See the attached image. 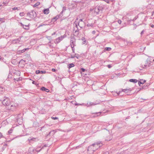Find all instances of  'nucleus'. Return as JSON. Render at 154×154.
I'll return each instance as SVG.
<instances>
[{"mask_svg": "<svg viewBox=\"0 0 154 154\" xmlns=\"http://www.w3.org/2000/svg\"><path fill=\"white\" fill-rule=\"evenodd\" d=\"M103 10V8L102 6H99L96 7L94 9V12L95 15H97L98 14L99 12L100 11H102ZM94 10V9L92 10V11Z\"/></svg>", "mask_w": 154, "mask_h": 154, "instance_id": "nucleus-5", "label": "nucleus"}, {"mask_svg": "<svg viewBox=\"0 0 154 154\" xmlns=\"http://www.w3.org/2000/svg\"><path fill=\"white\" fill-rule=\"evenodd\" d=\"M4 91V88L0 86V94L2 93Z\"/></svg>", "mask_w": 154, "mask_h": 154, "instance_id": "nucleus-24", "label": "nucleus"}, {"mask_svg": "<svg viewBox=\"0 0 154 154\" xmlns=\"http://www.w3.org/2000/svg\"><path fill=\"white\" fill-rule=\"evenodd\" d=\"M141 89V88H140V90H139V89H136V91L138 92Z\"/></svg>", "mask_w": 154, "mask_h": 154, "instance_id": "nucleus-52", "label": "nucleus"}, {"mask_svg": "<svg viewBox=\"0 0 154 154\" xmlns=\"http://www.w3.org/2000/svg\"><path fill=\"white\" fill-rule=\"evenodd\" d=\"M48 24H47L46 23V22L45 21V22H43V23L41 24L40 25H39L38 27H40L42 26H45V25H48Z\"/></svg>", "mask_w": 154, "mask_h": 154, "instance_id": "nucleus-23", "label": "nucleus"}, {"mask_svg": "<svg viewBox=\"0 0 154 154\" xmlns=\"http://www.w3.org/2000/svg\"><path fill=\"white\" fill-rule=\"evenodd\" d=\"M106 50L109 51L111 50V48L110 47H107L106 48Z\"/></svg>", "mask_w": 154, "mask_h": 154, "instance_id": "nucleus-40", "label": "nucleus"}, {"mask_svg": "<svg viewBox=\"0 0 154 154\" xmlns=\"http://www.w3.org/2000/svg\"><path fill=\"white\" fill-rule=\"evenodd\" d=\"M17 103L11 102L7 109L9 110L13 111L17 109Z\"/></svg>", "mask_w": 154, "mask_h": 154, "instance_id": "nucleus-3", "label": "nucleus"}, {"mask_svg": "<svg viewBox=\"0 0 154 154\" xmlns=\"http://www.w3.org/2000/svg\"><path fill=\"white\" fill-rule=\"evenodd\" d=\"M25 13L24 12H21L20 13V16L23 17L24 16Z\"/></svg>", "mask_w": 154, "mask_h": 154, "instance_id": "nucleus-31", "label": "nucleus"}, {"mask_svg": "<svg viewBox=\"0 0 154 154\" xmlns=\"http://www.w3.org/2000/svg\"><path fill=\"white\" fill-rule=\"evenodd\" d=\"M41 90L42 91H44L47 92H48L49 91V90L45 88L44 87H42L41 88Z\"/></svg>", "mask_w": 154, "mask_h": 154, "instance_id": "nucleus-14", "label": "nucleus"}, {"mask_svg": "<svg viewBox=\"0 0 154 154\" xmlns=\"http://www.w3.org/2000/svg\"><path fill=\"white\" fill-rule=\"evenodd\" d=\"M99 143H94L92 145L88 146V151H94L95 150L97 149L100 147Z\"/></svg>", "mask_w": 154, "mask_h": 154, "instance_id": "nucleus-2", "label": "nucleus"}, {"mask_svg": "<svg viewBox=\"0 0 154 154\" xmlns=\"http://www.w3.org/2000/svg\"><path fill=\"white\" fill-rule=\"evenodd\" d=\"M81 70L82 71V72H84L85 71V69L83 68H81Z\"/></svg>", "mask_w": 154, "mask_h": 154, "instance_id": "nucleus-44", "label": "nucleus"}, {"mask_svg": "<svg viewBox=\"0 0 154 154\" xmlns=\"http://www.w3.org/2000/svg\"><path fill=\"white\" fill-rule=\"evenodd\" d=\"M71 46L75 47L76 46V39L74 37L71 38L70 41Z\"/></svg>", "mask_w": 154, "mask_h": 154, "instance_id": "nucleus-7", "label": "nucleus"}, {"mask_svg": "<svg viewBox=\"0 0 154 154\" xmlns=\"http://www.w3.org/2000/svg\"><path fill=\"white\" fill-rule=\"evenodd\" d=\"M2 134L0 132V138L2 137Z\"/></svg>", "mask_w": 154, "mask_h": 154, "instance_id": "nucleus-56", "label": "nucleus"}, {"mask_svg": "<svg viewBox=\"0 0 154 154\" xmlns=\"http://www.w3.org/2000/svg\"><path fill=\"white\" fill-rule=\"evenodd\" d=\"M75 26L77 28V29L74 32V35L76 36H78L79 35V30L78 28V25L77 24H75Z\"/></svg>", "mask_w": 154, "mask_h": 154, "instance_id": "nucleus-10", "label": "nucleus"}, {"mask_svg": "<svg viewBox=\"0 0 154 154\" xmlns=\"http://www.w3.org/2000/svg\"><path fill=\"white\" fill-rule=\"evenodd\" d=\"M145 82H146V80H140V81H139L138 82V84L139 85V86H140V84H144Z\"/></svg>", "mask_w": 154, "mask_h": 154, "instance_id": "nucleus-19", "label": "nucleus"}, {"mask_svg": "<svg viewBox=\"0 0 154 154\" xmlns=\"http://www.w3.org/2000/svg\"><path fill=\"white\" fill-rule=\"evenodd\" d=\"M129 81L131 82L135 83L137 82V80L136 79H130Z\"/></svg>", "mask_w": 154, "mask_h": 154, "instance_id": "nucleus-20", "label": "nucleus"}, {"mask_svg": "<svg viewBox=\"0 0 154 154\" xmlns=\"http://www.w3.org/2000/svg\"><path fill=\"white\" fill-rule=\"evenodd\" d=\"M36 4V5H38L39 4H40V3H39V2H37V3Z\"/></svg>", "mask_w": 154, "mask_h": 154, "instance_id": "nucleus-57", "label": "nucleus"}, {"mask_svg": "<svg viewBox=\"0 0 154 154\" xmlns=\"http://www.w3.org/2000/svg\"><path fill=\"white\" fill-rule=\"evenodd\" d=\"M79 23L78 24V25L81 28H82V26H81L80 25V24L79 23H80V22H82L83 23H84V22L83 21V19H80L79 20Z\"/></svg>", "mask_w": 154, "mask_h": 154, "instance_id": "nucleus-27", "label": "nucleus"}, {"mask_svg": "<svg viewBox=\"0 0 154 154\" xmlns=\"http://www.w3.org/2000/svg\"><path fill=\"white\" fill-rule=\"evenodd\" d=\"M46 73V71L45 70L44 71H40V73L41 74H45Z\"/></svg>", "mask_w": 154, "mask_h": 154, "instance_id": "nucleus-38", "label": "nucleus"}, {"mask_svg": "<svg viewBox=\"0 0 154 154\" xmlns=\"http://www.w3.org/2000/svg\"><path fill=\"white\" fill-rule=\"evenodd\" d=\"M14 80H15L17 82H18L20 80V78L14 79Z\"/></svg>", "mask_w": 154, "mask_h": 154, "instance_id": "nucleus-42", "label": "nucleus"}, {"mask_svg": "<svg viewBox=\"0 0 154 154\" xmlns=\"http://www.w3.org/2000/svg\"><path fill=\"white\" fill-rule=\"evenodd\" d=\"M55 132H54V130L52 131L49 132V133L47 135H48V136L49 135H50L51 134L52 135H53L54 134Z\"/></svg>", "mask_w": 154, "mask_h": 154, "instance_id": "nucleus-28", "label": "nucleus"}, {"mask_svg": "<svg viewBox=\"0 0 154 154\" xmlns=\"http://www.w3.org/2000/svg\"><path fill=\"white\" fill-rule=\"evenodd\" d=\"M52 71L53 72H55L57 71V70L54 69H52Z\"/></svg>", "mask_w": 154, "mask_h": 154, "instance_id": "nucleus-48", "label": "nucleus"}, {"mask_svg": "<svg viewBox=\"0 0 154 154\" xmlns=\"http://www.w3.org/2000/svg\"><path fill=\"white\" fill-rule=\"evenodd\" d=\"M21 38H19L17 39H16L12 40L11 42L13 44H17L19 43L20 42Z\"/></svg>", "mask_w": 154, "mask_h": 154, "instance_id": "nucleus-9", "label": "nucleus"}, {"mask_svg": "<svg viewBox=\"0 0 154 154\" xmlns=\"http://www.w3.org/2000/svg\"><path fill=\"white\" fill-rule=\"evenodd\" d=\"M121 22H122V21H121V20H118V23L119 24H121Z\"/></svg>", "mask_w": 154, "mask_h": 154, "instance_id": "nucleus-51", "label": "nucleus"}, {"mask_svg": "<svg viewBox=\"0 0 154 154\" xmlns=\"http://www.w3.org/2000/svg\"><path fill=\"white\" fill-rule=\"evenodd\" d=\"M43 148V147H42L41 149L39 150H38L37 149H36V151H37L38 152H39L41 150V149Z\"/></svg>", "mask_w": 154, "mask_h": 154, "instance_id": "nucleus-45", "label": "nucleus"}, {"mask_svg": "<svg viewBox=\"0 0 154 154\" xmlns=\"http://www.w3.org/2000/svg\"><path fill=\"white\" fill-rule=\"evenodd\" d=\"M13 131V129L12 128L10 129L8 131V134H10L11 133H12V131Z\"/></svg>", "mask_w": 154, "mask_h": 154, "instance_id": "nucleus-30", "label": "nucleus"}, {"mask_svg": "<svg viewBox=\"0 0 154 154\" xmlns=\"http://www.w3.org/2000/svg\"><path fill=\"white\" fill-rule=\"evenodd\" d=\"M151 26L152 28H154V25L152 24V25H151Z\"/></svg>", "mask_w": 154, "mask_h": 154, "instance_id": "nucleus-55", "label": "nucleus"}, {"mask_svg": "<svg viewBox=\"0 0 154 154\" xmlns=\"http://www.w3.org/2000/svg\"><path fill=\"white\" fill-rule=\"evenodd\" d=\"M137 19V18H136V17H135L133 20H129L128 21V22H131V21H134L135 20Z\"/></svg>", "mask_w": 154, "mask_h": 154, "instance_id": "nucleus-36", "label": "nucleus"}, {"mask_svg": "<svg viewBox=\"0 0 154 154\" xmlns=\"http://www.w3.org/2000/svg\"><path fill=\"white\" fill-rule=\"evenodd\" d=\"M4 22L3 18H0V24Z\"/></svg>", "mask_w": 154, "mask_h": 154, "instance_id": "nucleus-35", "label": "nucleus"}, {"mask_svg": "<svg viewBox=\"0 0 154 154\" xmlns=\"http://www.w3.org/2000/svg\"><path fill=\"white\" fill-rule=\"evenodd\" d=\"M82 146V145L81 144V145H79L78 146H76L75 147V149H78V148H79V147H81V146Z\"/></svg>", "mask_w": 154, "mask_h": 154, "instance_id": "nucleus-43", "label": "nucleus"}, {"mask_svg": "<svg viewBox=\"0 0 154 154\" xmlns=\"http://www.w3.org/2000/svg\"><path fill=\"white\" fill-rule=\"evenodd\" d=\"M107 67L109 68H110L112 67V66L110 65H108Z\"/></svg>", "mask_w": 154, "mask_h": 154, "instance_id": "nucleus-49", "label": "nucleus"}, {"mask_svg": "<svg viewBox=\"0 0 154 154\" xmlns=\"http://www.w3.org/2000/svg\"><path fill=\"white\" fill-rule=\"evenodd\" d=\"M66 10V7H63V9L62 11H64Z\"/></svg>", "mask_w": 154, "mask_h": 154, "instance_id": "nucleus-46", "label": "nucleus"}, {"mask_svg": "<svg viewBox=\"0 0 154 154\" xmlns=\"http://www.w3.org/2000/svg\"><path fill=\"white\" fill-rule=\"evenodd\" d=\"M32 83L33 84H35L36 85V84H35V81H33L32 82Z\"/></svg>", "mask_w": 154, "mask_h": 154, "instance_id": "nucleus-59", "label": "nucleus"}, {"mask_svg": "<svg viewBox=\"0 0 154 154\" xmlns=\"http://www.w3.org/2000/svg\"><path fill=\"white\" fill-rule=\"evenodd\" d=\"M1 101L2 104L5 106L7 108L11 102L9 98L6 97H5Z\"/></svg>", "mask_w": 154, "mask_h": 154, "instance_id": "nucleus-1", "label": "nucleus"}, {"mask_svg": "<svg viewBox=\"0 0 154 154\" xmlns=\"http://www.w3.org/2000/svg\"><path fill=\"white\" fill-rule=\"evenodd\" d=\"M68 68L69 69V68H70L74 66V65L73 63H72L71 64H69L68 65Z\"/></svg>", "mask_w": 154, "mask_h": 154, "instance_id": "nucleus-25", "label": "nucleus"}, {"mask_svg": "<svg viewBox=\"0 0 154 154\" xmlns=\"http://www.w3.org/2000/svg\"><path fill=\"white\" fill-rule=\"evenodd\" d=\"M132 90V89L131 88L129 89H125L122 90V91L121 92L123 91L124 92H125L126 93H127L128 92V91H131Z\"/></svg>", "mask_w": 154, "mask_h": 154, "instance_id": "nucleus-17", "label": "nucleus"}, {"mask_svg": "<svg viewBox=\"0 0 154 154\" xmlns=\"http://www.w3.org/2000/svg\"><path fill=\"white\" fill-rule=\"evenodd\" d=\"M55 33H56L55 32H54L53 33H52V35H55Z\"/></svg>", "mask_w": 154, "mask_h": 154, "instance_id": "nucleus-60", "label": "nucleus"}, {"mask_svg": "<svg viewBox=\"0 0 154 154\" xmlns=\"http://www.w3.org/2000/svg\"><path fill=\"white\" fill-rule=\"evenodd\" d=\"M43 12L45 14H48L49 12V8L44 9L43 10Z\"/></svg>", "mask_w": 154, "mask_h": 154, "instance_id": "nucleus-15", "label": "nucleus"}, {"mask_svg": "<svg viewBox=\"0 0 154 154\" xmlns=\"http://www.w3.org/2000/svg\"><path fill=\"white\" fill-rule=\"evenodd\" d=\"M20 26H22L24 29H28L29 28V25H24L22 23H20Z\"/></svg>", "mask_w": 154, "mask_h": 154, "instance_id": "nucleus-11", "label": "nucleus"}, {"mask_svg": "<svg viewBox=\"0 0 154 154\" xmlns=\"http://www.w3.org/2000/svg\"><path fill=\"white\" fill-rule=\"evenodd\" d=\"M46 146H47V145L45 144L44 145V146L42 147L43 148L44 147H46Z\"/></svg>", "mask_w": 154, "mask_h": 154, "instance_id": "nucleus-61", "label": "nucleus"}, {"mask_svg": "<svg viewBox=\"0 0 154 154\" xmlns=\"http://www.w3.org/2000/svg\"><path fill=\"white\" fill-rule=\"evenodd\" d=\"M75 105H78V104H77V103H76H76H75Z\"/></svg>", "mask_w": 154, "mask_h": 154, "instance_id": "nucleus-64", "label": "nucleus"}, {"mask_svg": "<svg viewBox=\"0 0 154 154\" xmlns=\"http://www.w3.org/2000/svg\"><path fill=\"white\" fill-rule=\"evenodd\" d=\"M63 11H62L60 13V14L59 15H58V16H59V17H62V16H63L62 14H63Z\"/></svg>", "mask_w": 154, "mask_h": 154, "instance_id": "nucleus-34", "label": "nucleus"}, {"mask_svg": "<svg viewBox=\"0 0 154 154\" xmlns=\"http://www.w3.org/2000/svg\"><path fill=\"white\" fill-rule=\"evenodd\" d=\"M152 62L148 59L146 60L145 64L142 65V67L144 68L149 69V68L151 65Z\"/></svg>", "mask_w": 154, "mask_h": 154, "instance_id": "nucleus-6", "label": "nucleus"}, {"mask_svg": "<svg viewBox=\"0 0 154 154\" xmlns=\"http://www.w3.org/2000/svg\"><path fill=\"white\" fill-rule=\"evenodd\" d=\"M103 154H109V152H106L105 153H103Z\"/></svg>", "mask_w": 154, "mask_h": 154, "instance_id": "nucleus-58", "label": "nucleus"}, {"mask_svg": "<svg viewBox=\"0 0 154 154\" xmlns=\"http://www.w3.org/2000/svg\"><path fill=\"white\" fill-rule=\"evenodd\" d=\"M29 49V48H25L23 49L22 50H19L18 51L19 53H23L24 52L28 50Z\"/></svg>", "mask_w": 154, "mask_h": 154, "instance_id": "nucleus-16", "label": "nucleus"}, {"mask_svg": "<svg viewBox=\"0 0 154 154\" xmlns=\"http://www.w3.org/2000/svg\"><path fill=\"white\" fill-rule=\"evenodd\" d=\"M74 47L72 46H71V48H72V52H73V53H75V48H74Z\"/></svg>", "mask_w": 154, "mask_h": 154, "instance_id": "nucleus-37", "label": "nucleus"}, {"mask_svg": "<svg viewBox=\"0 0 154 154\" xmlns=\"http://www.w3.org/2000/svg\"><path fill=\"white\" fill-rule=\"evenodd\" d=\"M95 32H96V31L95 30H94V31H92V33L93 34H95Z\"/></svg>", "mask_w": 154, "mask_h": 154, "instance_id": "nucleus-53", "label": "nucleus"}, {"mask_svg": "<svg viewBox=\"0 0 154 154\" xmlns=\"http://www.w3.org/2000/svg\"><path fill=\"white\" fill-rule=\"evenodd\" d=\"M144 30H143L142 32H141V33H140V34L141 35H142L143 34V33H144Z\"/></svg>", "mask_w": 154, "mask_h": 154, "instance_id": "nucleus-50", "label": "nucleus"}, {"mask_svg": "<svg viewBox=\"0 0 154 154\" xmlns=\"http://www.w3.org/2000/svg\"><path fill=\"white\" fill-rule=\"evenodd\" d=\"M27 16L31 19H34L36 16V13L34 10H32L27 13Z\"/></svg>", "mask_w": 154, "mask_h": 154, "instance_id": "nucleus-4", "label": "nucleus"}, {"mask_svg": "<svg viewBox=\"0 0 154 154\" xmlns=\"http://www.w3.org/2000/svg\"><path fill=\"white\" fill-rule=\"evenodd\" d=\"M152 16H153L154 14V11H153L152 13Z\"/></svg>", "mask_w": 154, "mask_h": 154, "instance_id": "nucleus-54", "label": "nucleus"}, {"mask_svg": "<svg viewBox=\"0 0 154 154\" xmlns=\"http://www.w3.org/2000/svg\"><path fill=\"white\" fill-rule=\"evenodd\" d=\"M20 120H21V122H22V119H20Z\"/></svg>", "mask_w": 154, "mask_h": 154, "instance_id": "nucleus-63", "label": "nucleus"}, {"mask_svg": "<svg viewBox=\"0 0 154 154\" xmlns=\"http://www.w3.org/2000/svg\"><path fill=\"white\" fill-rule=\"evenodd\" d=\"M35 73L36 74H38L39 73H40V71L39 70H37L36 71Z\"/></svg>", "mask_w": 154, "mask_h": 154, "instance_id": "nucleus-39", "label": "nucleus"}, {"mask_svg": "<svg viewBox=\"0 0 154 154\" xmlns=\"http://www.w3.org/2000/svg\"><path fill=\"white\" fill-rule=\"evenodd\" d=\"M51 119H54V120H55V119H58V118L57 117H51Z\"/></svg>", "mask_w": 154, "mask_h": 154, "instance_id": "nucleus-41", "label": "nucleus"}, {"mask_svg": "<svg viewBox=\"0 0 154 154\" xmlns=\"http://www.w3.org/2000/svg\"><path fill=\"white\" fill-rule=\"evenodd\" d=\"M59 16H58V15H57L55 17H54L52 19L51 21L52 22H55L56 20H57L58 19H59Z\"/></svg>", "mask_w": 154, "mask_h": 154, "instance_id": "nucleus-13", "label": "nucleus"}, {"mask_svg": "<svg viewBox=\"0 0 154 154\" xmlns=\"http://www.w3.org/2000/svg\"><path fill=\"white\" fill-rule=\"evenodd\" d=\"M87 26H91V27H93L94 26V24L93 23H88L87 24Z\"/></svg>", "mask_w": 154, "mask_h": 154, "instance_id": "nucleus-29", "label": "nucleus"}, {"mask_svg": "<svg viewBox=\"0 0 154 154\" xmlns=\"http://www.w3.org/2000/svg\"><path fill=\"white\" fill-rule=\"evenodd\" d=\"M97 104V103H93L92 102H89L87 103L86 106H92V105H95Z\"/></svg>", "mask_w": 154, "mask_h": 154, "instance_id": "nucleus-18", "label": "nucleus"}, {"mask_svg": "<svg viewBox=\"0 0 154 154\" xmlns=\"http://www.w3.org/2000/svg\"><path fill=\"white\" fill-rule=\"evenodd\" d=\"M17 122H18V121L19 120V119H18V118H17Z\"/></svg>", "mask_w": 154, "mask_h": 154, "instance_id": "nucleus-62", "label": "nucleus"}, {"mask_svg": "<svg viewBox=\"0 0 154 154\" xmlns=\"http://www.w3.org/2000/svg\"><path fill=\"white\" fill-rule=\"evenodd\" d=\"M75 57V56L71 55V58H74V57ZM75 57H77V58H78L77 57H76V56H75Z\"/></svg>", "mask_w": 154, "mask_h": 154, "instance_id": "nucleus-47", "label": "nucleus"}, {"mask_svg": "<svg viewBox=\"0 0 154 154\" xmlns=\"http://www.w3.org/2000/svg\"><path fill=\"white\" fill-rule=\"evenodd\" d=\"M82 40L83 41L82 42L83 44H85L86 43V40H85V38L84 37H82Z\"/></svg>", "mask_w": 154, "mask_h": 154, "instance_id": "nucleus-26", "label": "nucleus"}, {"mask_svg": "<svg viewBox=\"0 0 154 154\" xmlns=\"http://www.w3.org/2000/svg\"><path fill=\"white\" fill-rule=\"evenodd\" d=\"M101 114V112H98L92 113L91 117H96L100 116Z\"/></svg>", "mask_w": 154, "mask_h": 154, "instance_id": "nucleus-12", "label": "nucleus"}, {"mask_svg": "<svg viewBox=\"0 0 154 154\" xmlns=\"http://www.w3.org/2000/svg\"><path fill=\"white\" fill-rule=\"evenodd\" d=\"M37 139L35 138H33L31 139H29L28 140L29 141H30V140H33V141H36V140Z\"/></svg>", "mask_w": 154, "mask_h": 154, "instance_id": "nucleus-32", "label": "nucleus"}, {"mask_svg": "<svg viewBox=\"0 0 154 154\" xmlns=\"http://www.w3.org/2000/svg\"><path fill=\"white\" fill-rule=\"evenodd\" d=\"M21 9V8L20 7H14V8H13L12 9V10L13 11V10H20V9Z\"/></svg>", "mask_w": 154, "mask_h": 154, "instance_id": "nucleus-21", "label": "nucleus"}, {"mask_svg": "<svg viewBox=\"0 0 154 154\" xmlns=\"http://www.w3.org/2000/svg\"><path fill=\"white\" fill-rule=\"evenodd\" d=\"M63 11H62L60 13V14L59 15H58V16H59V17H62V16H63L62 14H63Z\"/></svg>", "mask_w": 154, "mask_h": 154, "instance_id": "nucleus-33", "label": "nucleus"}, {"mask_svg": "<svg viewBox=\"0 0 154 154\" xmlns=\"http://www.w3.org/2000/svg\"><path fill=\"white\" fill-rule=\"evenodd\" d=\"M64 35H62L60 37H59L56 38L54 41V42L56 44L59 43L61 41H62L65 37Z\"/></svg>", "mask_w": 154, "mask_h": 154, "instance_id": "nucleus-8", "label": "nucleus"}, {"mask_svg": "<svg viewBox=\"0 0 154 154\" xmlns=\"http://www.w3.org/2000/svg\"><path fill=\"white\" fill-rule=\"evenodd\" d=\"M121 92V91H119V92H113L112 94L113 95H114L118 96L119 94Z\"/></svg>", "mask_w": 154, "mask_h": 154, "instance_id": "nucleus-22", "label": "nucleus"}]
</instances>
